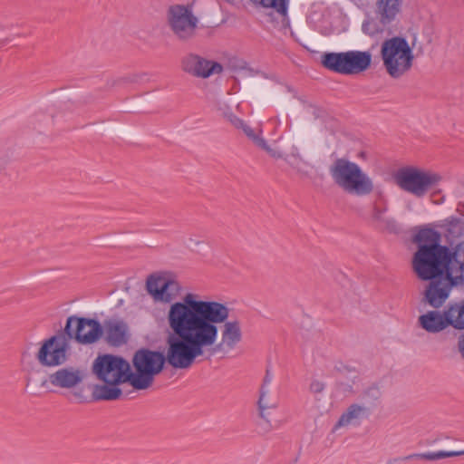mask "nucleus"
<instances>
[{"instance_id":"nucleus-25","label":"nucleus","mask_w":464,"mask_h":464,"mask_svg":"<svg viewBox=\"0 0 464 464\" xmlns=\"http://www.w3.org/2000/svg\"><path fill=\"white\" fill-rule=\"evenodd\" d=\"M257 404L260 417L265 418V412L266 410L276 409L277 407L278 398L276 396H272L268 389L260 387Z\"/></svg>"},{"instance_id":"nucleus-18","label":"nucleus","mask_w":464,"mask_h":464,"mask_svg":"<svg viewBox=\"0 0 464 464\" xmlns=\"http://www.w3.org/2000/svg\"><path fill=\"white\" fill-rule=\"evenodd\" d=\"M322 65L334 72L348 74V52L324 53L321 56Z\"/></svg>"},{"instance_id":"nucleus-21","label":"nucleus","mask_w":464,"mask_h":464,"mask_svg":"<svg viewBox=\"0 0 464 464\" xmlns=\"http://www.w3.org/2000/svg\"><path fill=\"white\" fill-rule=\"evenodd\" d=\"M371 63L372 55L369 52L350 51V74L367 70Z\"/></svg>"},{"instance_id":"nucleus-2","label":"nucleus","mask_w":464,"mask_h":464,"mask_svg":"<svg viewBox=\"0 0 464 464\" xmlns=\"http://www.w3.org/2000/svg\"><path fill=\"white\" fill-rule=\"evenodd\" d=\"M132 334L129 324L121 318H108L102 323L95 318L70 315L63 328L50 338L39 342V348H69L72 341L92 345L102 341L111 348L129 344Z\"/></svg>"},{"instance_id":"nucleus-28","label":"nucleus","mask_w":464,"mask_h":464,"mask_svg":"<svg viewBox=\"0 0 464 464\" xmlns=\"http://www.w3.org/2000/svg\"><path fill=\"white\" fill-rule=\"evenodd\" d=\"M226 119L229 121L235 128L239 129L243 126L244 121L239 119L234 113L229 112L225 114Z\"/></svg>"},{"instance_id":"nucleus-5","label":"nucleus","mask_w":464,"mask_h":464,"mask_svg":"<svg viewBox=\"0 0 464 464\" xmlns=\"http://www.w3.org/2000/svg\"><path fill=\"white\" fill-rule=\"evenodd\" d=\"M381 57L387 73L393 79L402 77L413 66V50L402 36L386 39L381 46Z\"/></svg>"},{"instance_id":"nucleus-27","label":"nucleus","mask_w":464,"mask_h":464,"mask_svg":"<svg viewBox=\"0 0 464 464\" xmlns=\"http://www.w3.org/2000/svg\"><path fill=\"white\" fill-rule=\"evenodd\" d=\"M238 130H242L243 132L251 139L256 146L259 148L270 151V147L267 145L266 141L261 138L258 134H256L255 131L245 122H243V126Z\"/></svg>"},{"instance_id":"nucleus-12","label":"nucleus","mask_w":464,"mask_h":464,"mask_svg":"<svg viewBox=\"0 0 464 464\" xmlns=\"http://www.w3.org/2000/svg\"><path fill=\"white\" fill-rule=\"evenodd\" d=\"M164 363L174 369H189L194 362L210 359L222 350H162Z\"/></svg>"},{"instance_id":"nucleus-1","label":"nucleus","mask_w":464,"mask_h":464,"mask_svg":"<svg viewBox=\"0 0 464 464\" xmlns=\"http://www.w3.org/2000/svg\"><path fill=\"white\" fill-rule=\"evenodd\" d=\"M229 312L225 304L198 300L197 295L187 294L182 301L172 303L168 311V348L211 347L217 342L218 324H223L221 342L215 348L237 346L242 330L237 320L227 321Z\"/></svg>"},{"instance_id":"nucleus-39","label":"nucleus","mask_w":464,"mask_h":464,"mask_svg":"<svg viewBox=\"0 0 464 464\" xmlns=\"http://www.w3.org/2000/svg\"><path fill=\"white\" fill-rule=\"evenodd\" d=\"M25 356H26V353L24 352V353H23V354H22V359H23V360H24V359H25Z\"/></svg>"},{"instance_id":"nucleus-6","label":"nucleus","mask_w":464,"mask_h":464,"mask_svg":"<svg viewBox=\"0 0 464 464\" xmlns=\"http://www.w3.org/2000/svg\"><path fill=\"white\" fill-rule=\"evenodd\" d=\"M165 15L169 29L179 42L188 43L196 37L199 20L193 12V5L172 4Z\"/></svg>"},{"instance_id":"nucleus-24","label":"nucleus","mask_w":464,"mask_h":464,"mask_svg":"<svg viewBox=\"0 0 464 464\" xmlns=\"http://www.w3.org/2000/svg\"><path fill=\"white\" fill-rule=\"evenodd\" d=\"M372 413V409L360 403H353L350 405V430L357 428L363 420H367Z\"/></svg>"},{"instance_id":"nucleus-4","label":"nucleus","mask_w":464,"mask_h":464,"mask_svg":"<svg viewBox=\"0 0 464 464\" xmlns=\"http://www.w3.org/2000/svg\"><path fill=\"white\" fill-rule=\"evenodd\" d=\"M130 365L133 390H147L152 386L155 377L165 369L163 351L135 350Z\"/></svg>"},{"instance_id":"nucleus-7","label":"nucleus","mask_w":464,"mask_h":464,"mask_svg":"<svg viewBox=\"0 0 464 464\" xmlns=\"http://www.w3.org/2000/svg\"><path fill=\"white\" fill-rule=\"evenodd\" d=\"M463 275L458 270V265L453 264L430 278L419 277L422 281H430L424 292V300L433 308H440L449 297L450 288L458 284V279H462Z\"/></svg>"},{"instance_id":"nucleus-23","label":"nucleus","mask_w":464,"mask_h":464,"mask_svg":"<svg viewBox=\"0 0 464 464\" xmlns=\"http://www.w3.org/2000/svg\"><path fill=\"white\" fill-rule=\"evenodd\" d=\"M464 455V450L460 451H446V450H439L436 452H426V453H414L405 457L401 458V461L408 460H438L444 458L456 457Z\"/></svg>"},{"instance_id":"nucleus-22","label":"nucleus","mask_w":464,"mask_h":464,"mask_svg":"<svg viewBox=\"0 0 464 464\" xmlns=\"http://www.w3.org/2000/svg\"><path fill=\"white\" fill-rule=\"evenodd\" d=\"M446 314L450 326L458 330H464V299L450 304Z\"/></svg>"},{"instance_id":"nucleus-11","label":"nucleus","mask_w":464,"mask_h":464,"mask_svg":"<svg viewBox=\"0 0 464 464\" xmlns=\"http://www.w3.org/2000/svg\"><path fill=\"white\" fill-rule=\"evenodd\" d=\"M180 69L183 72L199 79H208L213 74L223 72L220 63L208 60L195 53H187L180 58Z\"/></svg>"},{"instance_id":"nucleus-38","label":"nucleus","mask_w":464,"mask_h":464,"mask_svg":"<svg viewBox=\"0 0 464 464\" xmlns=\"http://www.w3.org/2000/svg\"><path fill=\"white\" fill-rule=\"evenodd\" d=\"M269 152H270V153H271V155H272L273 157H275V158H276V157H278V158H279V157H281V155H280V154H276V153L275 151H273L271 149H270V151H269Z\"/></svg>"},{"instance_id":"nucleus-3","label":"nucleus","mask_w":464,"mask_h":464,"mask_svg":"<svg viewBox=\"0 0 464 464\" xmlns=\"http://www.w3.org/2000/svg\"><path fill=\"white\" fill-rule=\"evenodd\" d=\"M412 240L418 245L412 257V268L418 277L430 278L453 264L464 273V246L461 245L454 250L440 245V233L429 227L420 228Z\"/></svg>"},{"instance_id":"nucleus-34","label":"nucleus","mask_w":464,"mask_h":464,"mask_svg":"<svg viewBox=\"0 0 464 464\" xmlns=\"http://www.w3.org/2000/svg\"><path fill=\"white\" fill-rule=\"evenodd\" d=\"M385 209L381 208L377 206H374L373 208V218L377 220H380L382 218V214L384 213Z\"/></svg>"},{"instance_id":"nucleus-16","label":"nucleus","mask_w":464,"mask_h":464,"mask_svg":"<svg viewBox=\"0 0 464 464\" xmlns=\"http://www.w3.org/2000/svg\"><path fill=\"white\" fill-rule=\"evenodd\" d=\"M121 383L110 381L102 382V384H94L92 390V401H118L123 396L121 389Z\"/></svg>"},{"instance_id":"nucleus-29","label":"nucleus","mask_w":464,"mask_h":464,"mask_svg":"<svg viewBox=\"0 0 464 464\" xmlns=\"http://www.w3.org/2000/svg\"><path fill=\"white\" fill-rule=\"evenodd\" d=\"M353 144H354V147L350 149V150H358L357 152V157L362 160H367V154H366V151L362 149V142L360 140H353Z\"/></svg>"},{"instance_id":"nucleus-17","label":"nucleus","mask_w":464,"mask_h":464,"mask_svg":"<svg viewBox=\"0 0 464 464\" xmlns=\"http://www.w3.org/2000/svg\"><path fill=\"white\" fill-rule=\"evenodd\" d=\"M420 326L429 333H439L449 324L446 310L443 314L438 311H430L419 317Z\"/></svg>"},{"instance_id":"nucleus-14","label":"nucleus","mask_w":464,"mask_h":464,"mask_svg":"<svg viewBox=\"0 0 464 464\" xmlns=\"http://www.w3.org/2000/svg\"><path fill=\"white\" fill-rule=\"evenodd\" d=\"M373 188L372 179L356 163L350 161V193L362 197L370 195Z\"/></svg>"},{"instance_id":"nucleus-31","label":"nucleus","mask_w":464,"mask_h":464,"mask_svg":"<svg viewBox=\"0 0 464 464\" xmlns=\"http://www.w3.org/2000/svg\"><path fill=\"white\" fill-rule=\"evenodd\" d=\"M265 422L259 424V427L263 433H267L273 430L274 429L277 428V426L273 425L270 420L267 419L266 415L265 414V418H262Z\"/></svg>"},{"instance_id":"nucleus-37","label":"nucleus","mask_w":464,"mask_h":464,"mask_svg":"<svg viewBox=\"0 0 464 464\" xmlns=\"http://www.w3.org/2000/svg\"><path fill=\"white\" fill-rule=\"evenodd\" d=\"M458 348H464V334L459 340Z\"/></svg>"},{"instance_id":"nucleus-30","label":"nucleus","mask_w":464,"mask_h":464,"mask_svg":"<svg viewBox=\"0 0 464 464\" xmlns=\"http://www.w3.org/2000/svg\"><path fill=\"white\" fill-rule=\"evenodd\" d=\"M346 424H348V410L342 413L338 421L335 423V425L333 428V432L337 430L340 427L345 426Z\"/></svg>"},{"instance_id":"nucleus-19","label":"nucleus","mask_w":464,"mask_h":464,"mask_svg":"<svg viewBox=\"0 0 464 464\" xmlns=\"http://www.w3.org/2000/svg\"><path fill=\"white\" fill-rule=\"evenodd\" d=\"M70 350H38L35 358L44 367H54L65 363L70 357Z\"/></svg>"},{"instance_id":"nucleus-9","label":"nucleus","mask_w":464,"mask_h":464,"mask_svg":"<svg viewBox=\"0 0 464 464\" xmlns=\"http://www.w3.org/2000/svg\"><path fill=\"white\" fill-rule=\"evenodd\" d=\"M394 179L402 190L417 198H422L440 181L441 177L437 173L410 166L399 169L394 175Z\"/></svg>"},{"instance_id":"nucleus-36","label":"nucleus","mask_w":464,"mask_h":464,"mask_svg":"<svg viewBox=\"0 0 464 464\" xmlns=\"http://www.w3.org/2000/svg\"><path fill=\"white\" fill-rule=\"evenodd\" d=\"M73 395L77 398H79V401L78 402L80 403H83V402H86L87 401L85 400V398L82 395V392H73Z\"/></svg>"},{"instance_id":"nucleus-13","label":"nucleus","mask_w":464,"mask_h":464,"mask_svg":"<svg viewBox=\"0 0 464 464\" xmlns=\"http://www.w3.org/2000/svg\"><path fill=\"white\" fill-rule=\"evenodd\" d=\"M146 289L154 301L170 304L179 296L180 285L175 280L150 275L146 281Z\"/></svg>"},{"instance_id":"nucleus-10","label":"nucleus","mask_w":464,"mask_h":464,"mask_svg":"<svg viewBox=\"0 0 464 464\" xmlns=\"http://www.w3.org/2000/svg\"><path fill=\"white\" fill-rule=\"evenodd\" d=\"M403 0H376L374 5L375 18L362 23V31L374 36L391 28L399 21Z\"/></svg>"},{"instance_id":"nucleus-32","label":"nucleus","mask_w":464,"mask_h":464,"mask_svg":"<svg viewBox=\"0 0 464 464\" xmlns=\"http://www.w3.org/2000/svg\"><path fill=\"white\" fill-rule=\"evenodd\" d=\"M272 379H273V376L271 374L270 365L268 364L266 366V374L263 379L261 387H265V389H268L267 386L272 382Z\"/></svg>"},{"instance_id":"nucleus-15","label":"nucleus","mask_w":464,"mask_h":464,"mask_svg":"<svg viewBox=\"0 0 464 464\" xmlns=\"http://www.w3.org/2000/svg\"><path fill=\"white\" fill-rule=\"evenodd\" d=\"M82 371L73 367L62 368L49 375L50 383L63 389L73 388L82 382Z\"/></svg>"},{"instance_id":"nucleus-40","label":"nucleus","mask_w":464,"mask_h":464,"mask_svg":"<svg viewBox=\"0 0 464 464\" xmlns=\"http://www.w3.org/2000/svg\"><path fill=\"white\" fill-rule=\"evenodd\" d=\"M460 353H461V357L464 359V350H459Z\"/></svg>"},{"instance_id":"nucleus-33","label":"nucleus","mask_w":464,"mask_h":464,"mask_svg":"<svg viewBox=\"0 0 464 464\" xmlns=\"http://www.w3.org/2000/svg\"><path fill=\"white\" fill-rule=\"evenodd\" d=\"M324 384L319 381H314L310 384V390L312 392L319 393L324 390Z\"/></svg>"},{"instance_id":"nucleus-8","label":"nucleus","mask_w":464,"mask_h":464,"mask_svg":"<svg viewBox=\"0 0 464 464\" xmlns=\"http://www.w3.org/2000/svg\"><path fill=\"white\" fill-rule=\"evenodd\" d=\"M92 370L101 382H106L107 379L121 384L127 383L133 388L130 362L122 356L111 353L98 355L92 362Z\"/></svg>"},{"instance_id":"nucleus-26","label":"nucleus","mask_w":464,"mask_h":464,"mask_svg":"<svg viewBox=\"0 0 464 464\" xmlns=\"http://www.w3.org/2000/svg\"><path fill=\"white\" fill-rule=\"evenodd\" d=\"M381 391L377 385H372L362 394L361 402L372 410L381 398Z\"/></svg>"},{"instance_id":"nucleus-20","label":"nucleus","mask_w":464,"mask_h":464,"mask_svg":"<svg viewBox=\"0 0 464 464\" xmlns=\"http://www.w3.org/2000/svg\"><path fill=\"white\" fill-rule=\"evenodd\" d=\"M329 171L334 182L344 190H348V159L335 160Z\"/></svg>"},{"instance_id":"nucleus-35","label":"nucleus","mask_w":464,"mask_h":464,"mask_svg":"<svg viewBox=\"0 0 464 464\" xmlns=\"http://www.w3.org/2000/svg\"><path fill=\"white\" fill-rule=\"evenodd\" d=\"M139 76L138 75H130V76H125L123 78H121L120 81L123 82H136L139 81Z\"/></svg>"}]
</instances>
